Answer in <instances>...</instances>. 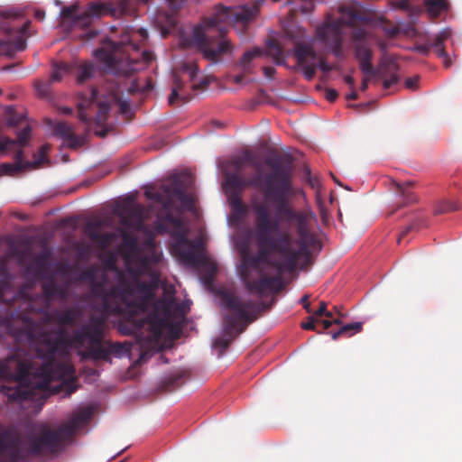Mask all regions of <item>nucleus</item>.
Masks as SVG:
<instances>
[{"label":"nucleus","instance_id":"1","mask_svg":"<svg viewBox=\"0 0 462 462\" xmlns=\"http://www.w3.org/2000/svg\"><path fill=\"white\" fill-rule=\"evenodd\" d=\"M250 209L254 216L251 236L258 247L256 255H245L241 268V280L246 291L259 296L266 291L282 289L280 275L263 274L261 263L270 264V254H278L282 260L273 266L280 272H294L310 263V247L318 241L311 230L310 217L301 210L293 211V217L272 216L264 202L253 199Z\"/></svg>","mask_w":462,"mask_h":462},{"label":"nucleus","instance_id":"2","mask_svg":"<svg viewBox=\"0 0 462 462\" xmlns=\"http://www.w3.org/2000/svg\"><path fill=\"white\" fill-rule=\"evenodd\" d=\"M105 318L91 316L85 325L73 331L71 336L67 330L61 328L57 336L52 334L42 335L43 347H36L35 355L42 360V365L35 370L32 368L29 380L15 387L3 385L0 393L7 397L8 402H21L33 398V390H45L52 381L70 378L74 374V367L69 363L56 360L57 354L64 355L68 347H84L83 358L94 361H111V354H119L123 350L120 343L113 344L109 341L104 343Z\"/></svg>","mask_w":462,"mask_h":462},{"label":"nucleus","instance_id":"3","mask_svg":"<svg viewBox=\"0 0 462 462\" xmlns=\"http://www.w3.org/2000/svg\"><path fill=\"white\" fill-rule=\"evenodd\" d=\"M9 284L5 279L0 280V303L5 305V317L1 323L18 346L6 358L0 359V379L23 384L29 380L33 368L31 348L43 346L42 335L48 334L35 322L31 315L44 312L51 300H67L64 287L50 280L42 285V295L32 299L23 291H19L12 298H6Z\"/></svg>","mask_w":462,"mask_h":462},{"label":"nucleus","instance_id":"4","mask_svg":"<svg viewBox=\"0 0 462 462\" xmlns=\"http://www.w3.org/2000/svg\"><path fill=\"white\" fill-rule=\"evenodd\" d=\"M169 184H162L160 190L147 189L144 195L148 199L160 203L164 210V213H160L157 216L155 229L164 234L169 232L167 225L172 226L174 228L172 236L177 238L176 253L185 264L196 267L204 263V256L199 252V245L186 236L180 217L171 213L174 198L180 200L181 208L185 209L193 208V199L187 193L193 179L190 173L182 172L171 176Z\"/></svg>","mask_w":462,"mask_h":462},{"label":"nucleus","instance_id":"5","mask_svg":"<svg viewBox=\"0 0 462 462\" xmlns=\"http://www.w3.org/2000/svg\"><path fill=\"white\" fill-rule=\"evenodd\" d=\"M270 171L265 174L258 173L245 180L238 172L224 171L226 186L230 194H239L246 187H254L263 191L267 201L276 205V215L293 217L294 209L288 202L293 194V164L291 158L285 155H275L265 160Z\"/></svg>","mask_w":462,"mask_h":462},{"label":"nucleus","instance_id":"6","mask_svg":"<svg viewBox=\"0 0 462 462\" xmlns=\"http://www.w3.org/2000/svg\"><path fill=\"white\" fill-rule=\"evenodd\" d=\"M224 306L231 313L224 318V336L214 341V347L224 351L228 348L234 339L242 334L247 326L258 319L260 314L271 308L262 300H243L238 296L224 292L221 295Z\"/></svg>","mask_w":462,"mask_h":462},{"label":"nucleus","instance_id":"7","mask_svg":"<svg viewBox=\"0 0 462 462\" xmlns=\"http://www.w3.org/2000/svg\"><path fill=\"white\" fill-rule=\"evenodd\" d=\"M138 51V44L132 40L122 39L120 42L109 40L96 50L95 57L111 71L129 76L153 60L152 52L143 51L139 55Z\"/></svg>","mask_w":462,"mask_h":462},{"label":"nucleus","instance_id":"8","mask_svg":"<svg viewBox=\"0 0 462 462\" xmlns=\"http://www.w3.org/2000/svg\"><path fill=\"white\" fill-rule=\"evenodd\" d=\"M81 279L88 281L91 286L92 294L98 300V310L105 314H121L132 307L128 296L133 292L132 285L125 277H121L118 284L106 289L104 284L106 277L97 281L96 270L89 268L82 273Z\"/></svg>","mask_w":462,"mask_h":462},{"label":"nucleus","instance_id":"9","mask_svg":"<svg viewBox=\"0 0 462 462\" xmlns=\"http://www.w3.org/2000/svg\"><path fill=\"white\" fill-rule=\"evenodd\" d=\"M118 236L123 239L122 250L128 272L136 277L150 273L154 265L162 260L153 240L148 239L139 245L137 237L123 228H118Z\"/></svg>","mask_w":462,"mask_h":462},{"label":"nucleus","instance_id":"10","mask_svg":"<svg viewBox=\"0 0 462 462\" xmlns=\"http://www.w3.org/2000/svg\"><path fill=\"white\" fill-rule=\"evenodd\" d=\"M117 101L119 110L122 114H126L129 111V104L125 100L117 99L116 96H111L108 99L99 100L98 91L95 88H91L88 93H80L79 96L78 103V118L81 123L90 125L92 123L93 116L90 113L95 104L97 106L96 114V121L98 125H104L107 119V114L110 110L111 103Z\"/></svg>","mask_w":462,"mask_h":462},{"label":"nucleus","instance_id":"11","mask_svg":"<svg viewBox=\"0 0 462 462\" xmlns=\"http://www.w3.org/2000/svg\"><path fill=\"white\" fill-rule=\"evenodd\" d=\"M284 36L293 44V56L297 66L301 69L307 80H311L318 68V55L311 43L305 42L307 33L303 27L291 24L284 29Z\"/></svg>","mask_w":462,"mask_h":462},{"label":"nucleus","instance_id":"12","mask_svg":"<svg viewBox=\"0 0 462 462\" xmlns=\"http://www.w3.org/2000/svg\"><path fill=\"white\" fill-rule=\"evenodd\" d=\"M354 53L359 62V67L364 74L378 76L383 79V87L384 89L390 88L399 81L398 65L392 60H383L379 68L375 69L372 64L373 52L365 42H358L354 45Z\"/></svg>","mask_w":462,"mask_h":462},{"label":"nucleus","instance_id":"13","mask_svg":"<svg viewBox=\"0 0 462 462\" xmlns=\"http://www.w3.org/2000/svg\"><path fill=\"white\" fill-rule=\"evenodd\" d=\"M69 439V436L61 431V426L54 430H45L39 436L29 439V453L32 455H53L61 448L63 442Z\"/></svg>","mask_w":462,"mask_h":462},{"label":"nucleus","instance_id":"14","mask_svg":"<svg viewBox=\"0 0 462 462\" xmlns=\"http://www.w3.org/2000/svg\"><path fill=\"white\" fill-rule=\"evenodd\" d=\"M116 214L121 218V224L135 231L144 229L145 208L141 204L134 203L131 198L125 199L117 205Z\"/></svg>","mask_w":462,"mask_h":462},{"label":"nucleus","instance_id":"15","mask_svg":"<svg viewBox=\"0 0 462 462\" xmlns=\"http://www.w3.org/2000/svg\"><path fill=\"white\" fill-rule=\"evenodd\" d=\"M77 6H66L62 8L60 14L63 19L71 20L75 28H88L93 23L94 18L99 17L105 12V5L101 3H92L81 14H77Z\"/></svg>","mask_w":462,"mask_h":462},{"label":"nucleus","instance_id":"16","mask_svg":"<svg viewBox=\"0 0 462 462\" xmlns=\"http://www.w3.org/2000/svg\"><path fill=\"white\" fill-rule=\"evenodd\" d=\"M451 30L445 28L439 33L433 36H429L424 43L418 45L416 49L422 55H428L430 51L433 50L436 55L442 59L443 66L448 69L451 67L453 61L451 57L446 51L445 42L451 37Z\"/></svg>","mask_w":462,"mask_h":462},{"label":"nucleus","instance_id":"17","mask_svg":"<svg viewBox=\"0 0 462 462\" xmlns=\"http://www.w3.org/2000/svg\"><path fill=\"white\" fill-rule=\"evenodd\" d=\"M343 23L340 19L326 20L317 27L315 39L328 48L343 41Z\"/></svg>","mask_w":462,"mask_h":462},{"label":"nucleus","instance_id":"18","mask_svg":"<svg viewBox=\"0 0 462 462\" xmlns=\"http://www.w3.org/2000/svg\"><path fill=\"white\" fill-rule=\"evenodd\" d=\"M100 227L99 222H88L84 226V233L88 238L95 243L99 248H107L114 241L118 238V230L116 232H107L101 234L98 231Z\"/></svg>","mask_w":462,"mask_h":462},{"label":"nucleus","instance_id":"19","mask_svg":"<svg viewBox=\"0 0 462 462\" xmlns=\"http://www.w3.org/2000/svg\"><path fill=\"white\" fill-rule=\"evenodd\" d=\"M81 311L74 307L65 308L64 310H54L51 315V320L60 326V329L66 330L65 327H71L77 324L78 320L81 318ZM52 331L54 337L57 336L58 331ZM49 333L48 331H46Z\"/></svg>","mask_w":462,"mask_h":462},{"label":"nucleus","instance_id":"20","mask_svg":"<svg viewBox=\"0 0 462 462\" xmlns=\"http://www.w3.org/2000/svg\"><path fill=\"white\" fill-rule=\"evenodd\" d=\"M92 416V409L84 408L74 414L68 422L60 425L61 431L69 436V438H71L78 429L90 420Z\"/></svg>","mask_w":462,"mask_h":462},{"label":"nucleus","instance_id":"21","mask_svg":"<svg viewBox=\"0 0 462 462\" xmlns=\"http://www.w3.org/2000/svg\"><path fill=\"white\" fill-rule=\"evenodd\" d=\"M128 282L132 285L133 289V292L128 296V299L134 291L138 292L142 296V300L139 304L140 307L143 308L154 299V290L157 286V280H153L151 282L137 281L134 284L130 282Z\"/></svg>","mask_w":462,"mask_h":462},{"label":"nucleus","instance_id":"22","mask_svg":"<svg viewBox=\"0 0 462 462\" xmlns=\"http://www.w3.org/2000/svg\"><path fill=\"white\" fill-rule=\"evenodd\" d=\"M23 151L19 150L15 153L14 163V164L3 163L1 165L2 171L5 174L14 175L25 169L34 168L40 164V162H36V161L35 162H30V161L23 162Z\"/></svg>","mask_w":462,"mask_h":462},{"label":"nucleus","instance_id":"23","mask_svg":"<svg viewBox=\"0 0 462 462\" xmlns=\"http://www.w3.org/2000/svg\"><path fill=\"white\" fill-rule=\"evenodd\" d=\"M53 134L64 139L70 148H77L80 145L79 138L74 133L73 128L65 122L57 123L53 127Z\"/></svg>","mask_w":462,"mask_h":462},{"label":"nucleus","instance_id":"24","mask_svg":"<svg viewBox=\"0 0 462 462\" xmlns=\"http://www.w3.org/2000/svg\"><path fill=\"white\" fill-rule=\"evenodd\" d=\"M70 65H72V74H75L78 84H83L94 74L95 67L91 61L73 62Z\"/></svg>","mask_w":462,"mask_h":462},{"label":"nucleus","instance_id":"25","mask_svg":"<svg viewBox=\"0 0 462 462\" xmlns=\"http://www.w3.org/2000/svg\"><path fill=\"white\" fill-rule=\"evenodd\" d=\"M394 184L396 187V193L402 199L399 208L412 204L417 201L416 196L411 191L412 183L411 181Z\"/></svg>","mask_w":462,"mask_h":462},{"label":"nucleus","instance_id":"26","mask_svg":"<svg viewBox=\"0 0 462 462\" xmlns=\"http://www.w3.org/2000/svg\"><path fill=\"white\" fill-rule=\"evenodd\" d=\"M424 5L431 18H438L449 9V3L447 0H424Z\"/></svg>","mask_w":462,"mask_h":462},{"label":"nucleus","instance_id":"27","mask_svg":"<svg viewBox=\"0 0 462 462\" xmlns=\"http://www.w3.org/2000/svg\"><path fill=\"white\" fill-rule=\"evenodd\" d=\"M266 53L271 57L274 63L277 65H283L285 63V55L283 48L277 40L272 39L268 42Z\"/></svg>","mask_w":462,"mask_h":462},{"label":"nucleus","instance_id":"28","mask_svg":"<svg viewBox=\"0 0 462 462\" xmlns=\"http://www.w3.org/2000/svg\"><path fill=\"white\" fill-rule=\"evenodd\" d=\"M229 204L232 209L233 217L235 219L240 220L246 215L247 207L243 202L239 194H230Z\"/></svg>","mask_w":462,"mask_h":462},{"label":"nucleus","instance_id":"29","mask_svg":"<svg viewBox=\"0 0 462 462\" xmlns=\"http://www.w3.org/2000/svg\"><path fill=\"white\" fill-rule=\"evenodd\" d=\"M72 74V65L67 62H54L50 79L53 83L60 82L64 76Z\"/></svg>","mask_w":462,"mask_h":462},{"label":"nucleus","instance_id":"30","mask_svg":"<svg viewBox=\"0 0 462 462\" xmlns=\"http://www.w3.org/2000/svg\"><path fill=\"white\" fill-rule=\"evenodd\" d=\"M185 373L183 371L169 375L162 380L160 388L164 392H172L183 383L182 379Z\"/></svg>","mask_w":462,"mask_h":462},{"label":"nucleus","instance_id":"31","mask_svg":"<svg viewBox=\"0 0 462 462\" xmlns=\"http://www.w3.org/2000/svg\"><path fill=\"white\" fill-rule=\"evenodd\" d=\"M424 226H426L425 216L420 211L416 212L411 219V223L402 231L400 236L397 239V243L401 244L404 236H406L410 232L413 230H418L419 228Z\"/></svg>","mask_w":462,"mask_h":462},{"label":"nucleus","instance_id":"32","mask_svg":"<svg viewBox=\"0 0 462 462\" xmlns=\"http://www.w3.org/2000/svg\"><path fill=\"white\" fill-rule=\"evenodd\" d=\"M149 330L156 337L162 336L164 328L168 327V321L157 314H152L148 318Z\"/></svg>","mask_w":462,"mask_h":462},{"label":"nucleus","instance_id":"33","mask_svg":"<svg viewBox=\"0 0 462 462\" xmlns=\"http://www.w3.org/2000/svg\"><path fill=\"white\" fill-rule=\"evenodd\" d=\"M262 54V51L258 48H255V49H253V50H250V51H246L243 56L241 57L240 60L238 61L237 65L242 69V70L245 73V74H249L251 73L252 71V69H251V66H250V63L251 61L260 56Z\"/></svg>","mask_w":462,"mask_h":462},{"label":"nucleus","instance_id":"34","mask_svg":"<svg viewBox=\"0 0 462 462\" xmlns=\"http://www.w3.org/2000/svg\"><path fill=\"white\" fill-rule=\"evenodd\" d=\"M362 328V322L346 324L342 326L337 332H332L331 337L334 340L337 339L340 336L350 337L352 335L361 332Z\"/></svg>","mask_w":462,"mask_h":462},{"label":"nucleus","instance_id":"35","mask_svg":"<svg viewBox=\"0 0 462 462\" xmlns=\"http://www.w3.org/2000/svg\"><path fill=\"white\" fill-rule=\"evenodd\" d=\"M184 86L183 81L178 76H174L173 79V88L171 90V94L168 98L169 105H174L177 100H181L184 103L189 101V97L180 94V91L182 89Z\"/></svg>","mask_w":462,"mask_h":462},{"label":"nucleus","instance_id":"36","mask_svg":"<svg viewBox=\"0 0 462 462\" xmlns=\"http://www.w3.org/2000/svg\"><path fill=\"white\" fill-rule=\"evenodd\" d=\"M147 3L148 0H120L117 3V11L122 15H134L138 3Z\"/></svg>","mask_w":462,"mask_h":462},{"label":"nucleus","instance_id":"37","mask_svg":"<svg viewBox=\"0 0 462 462\" xmlns=\"http://www.w3.org/2000/svg\"><path fill=\"white\" fill-rule=\"evenodd\" d=\"M5 119L7 125L15 126L23 120V116L17 114L12 106L5 107Z\"/></svg>","mask_w":462,"mask_h":462},{"label":"nucleus","instance_id":"38","mask_svg":"<svg viewBox=\"0 0 462 462\" xmlns=\"http://www.w3.org/2000/svg\"><path fill=\"white\" fill-rule=\"evenodd\" d=\"M166 315H169L172 310H175V311H180V312H185L182 306H180L176 299L172 296H170L168 298H165L162 302H161Z\"/></svg>","mask_w":462,"mask_h":462},{"label":"nucleus","instance_id":"39","mask_svg":"<svg viewBox=\"0 0 462 462\" xmlns=\"http://www.w3.org/2000/svg\"><path fill=\"white\" fill-rule=\"evenodd\" d=\"M459 208L457 202L451 200H442L435 208V214H444L456 211Z\"/></svg>","mask_w":462,"mask_h":462},{"label":"nucleus","instance_id":"40","mask_svg":"<svg viewBox=\"0 0 462 462\" xmlns=\"http://www.w3.org/2000/svg\"><path fill=\"white\" fill-rule=\"evenodd\" d=\"M245 162H243L241 156L235 157L229 161H227L224 164V171H229V170H233L234 172L241 173L245 167Z\"/></svg>","mask_w":462,"mask_h":462},{"label":"nucleus","instance_id":"41","mask_svg":"<svg viewBox=\"0 0 462 462\" xmlns=\"http://www.w3.org/2000/svg\"><path fill=\"white\" fill-rule=\"evenodd\" d=\"M143 324H144V320H138V321L134 320L130 325L120 323L119 330L122 333L127 334V335L134 334V333H136L138 330H140L142 328Z\"/></svg>","mask_w":462,"mask_h":462},{"label":"nucleus","instance_id":"42","mask_svg":"<svg viewBox=\"0 0 462 462\" xmlns=\"http://www.w3.org/2000/svg\"><path fill=\"white\" fill-rule=\"evenodd\" d=\"M180 71L189 74V80L194 82L199 72V68L196 62H187L180 66Z\"/></svg>","mask_w":462,"mask_h":462},{"label":"nucleus","instance_id":"43","mask_svg":"<svg viewBox=\"0 0 462 462\" xmlns=\"http://www.w3.org/2000/svg\"><path fill=\"white\" fill-rule=\"evenodd\" d=\"M51 84L53 82L50 79L48 80H37L34 83V87L41 97H46L51 93Z\"/></svg>","mask_w":462,"mask_h":462},{"label":"nucleus","instance_id":"44","mask_svg":"<svg viewBox=\"0 0 462 462\" xmlns=\"http://www.w3.org/2000/svg\"><path fill=\"white\" fill-rule=\"evenodd\" d=\"M241 158L245 164H250L254 169H255L257 171H260V164L256 161V154L249 150H245L242 155Z\"/></svg>","mask_w":462,"mask_h":462},{"label":"nucleus","instance_id":"45","mask_svg":"<svg viewBox=\"0 0 462 462\" xmlns=\"http://www.w3.org/2000/svg\"><path fill=\"white\" fill-rule=\"evenodd\" d=\"M31 131L32 129L29 125L25 126L18 133L16 140H11V144L25 145L30 138Z\"/></svg>","mask_w":462,"mask_h":462},{"label":"nucleus","instance_id":"46","mask_svg":"<svg viewBox=\"0 0 462 462\" xmlns=\"http://www.w3.org/2000/svg\"><path fill=\"white\" fill-rule=\"evenodd\" d=\"M128 301L132 305V307H130L129 309H126L121 314H114V315L115 316H129V319H127V322L125 324L130 325L131 324V323H129L130 319H134V310L136 309L137 305L135 303H134L133 301H131L129 299H128ZM111 314H105V313L101 312V315H99L98 317H104L105 319H106Z\"/></svg>","mask_w":462,"mask_h":462},{"label":"nucleus","instance_id":"47","mask_svg":"<svg viewBox=\"0 0 462 462\" xmlns=\"http://www.w3.org/2000/svg\"><path fill=\"white\" fill-rule=\"evenodd\" d=\"M328 51H330L334 56L342 60L345 58L344 51H343V41L327 48Z\"/></svg>","mask_w":462,"mask_h":462},{"label":"nucleus","instance_id":"48","mask_svg":"<svg viewBox=\"0 0 462 462\" xmlns=\"http://www.w3.org/2000/svg\"><path fill=\"white\" fill-rule=\"evenodd\" d=\"M212 78L209 76L204 77L199 83H193L192 89H204L206 88L211 82Z\"/></svg>","mask_w":462,"mask_h":462},{"label":"nucleus","instance_id":"49","mask_svg":"<svg viewBox=\"0 0 462 462\" xmlns=\"http://www.w3.org/2000/svg\"><path fill=\"white\" fill-rule=\"evenodd\" d=\"M318 319L314 316H310L308 318L307 322H303L301 324V328L306 330H316L315 323L318 322Z\"/></svg>","mask_w":462,"mask_h":462},{"label":"nucleus","instance_id":"50","mask_svg":"<svg viewBox=\"0 0 462 462\" xmlns=\"http://www.w3.org/2000/svg\"><path fill=\"white\" fill-rule=\"evenodd\" d=\"M317 65L324 73H329L332 71V65L328 64L324 58H320L319 61L317 60Z\"/></svg>","mask_w":462,"mask_h":462},{"label":"nucleus","instance_id":"51","mask_svg":"<svg viewBox=\"0 0 462 462\" xmlns=\"http://www.w3.org/2000/svg\"><path fill=\"white\" fill-rule=\"evenodd\" d=\"M419 79H420L419 76L406 79L405 87L409 89H412V90L416 89L418 87Z\"/></svg>","mask_w":462,"mask_h":462},{"label":"nucleus","instance_id":"52","mask_svg":"<svg viewBox=\"0 0 462 462\" xmlns=\"http://www.w3.org/2000/svg\"><path fill=\"white\" fill-rule=\"evenodd\" d=\"M327 303L325 301H320L319 309L313 312V316L316 318L322 317L324 314H327Z\"/></svg>","mask_w":462,"mask_h":462},{"label":"nucleus","instance_id":"53","mask_svg":"<svg viewBox=\"0 0 462 462\" xmlns=\"http://www.w3.org/2000/svg\"><path fill=\"white\" fill-rule=\"evenodd\" d=\"M337 96H338V93L336 89H333V88L326 89L325 97H326L327 100H328L329 102H334L337 99Z\"/></svg>","mask_w":462,"mask_h":462},{"label":"nucleus","instance_id":"54","mask_svg":"<svg viewBox=\"0 0 462 462\" xmlns=\"http://www.w3.org/2000/svg\"><path fill=\"white\" fill-rule=\"evenodd\" d=\"M300 302L302 303L304 310H305L308 313H312V310H311V308H310V301H309V295H308V294H305V295L300 299Z\"/></svg>","mask_w":462,"mask_h":462},{"label":"nucleus","instance_id":"55","mask_svg":"<svg viewBox=\"0 0 462 462\" xmlns=\"http://www.w3.org/2000/svg\"><path fill=\"white\" fill-rule=\"evenodd\" d=\"M169 5L174 9L177 10L181 7V5L184 4L186 0H165Z\"/></svg>","mask_w":462,"mask_h":462},{"label":"nucleus","instance_id":"56","mask_svg":"<svg viewBox=\"0 0 462 462\" xmlns=\"http://www.w3.org/2000/svg\"><path fill=\"white\" fill-rule=\"evenodd\" d=\"M371 77H374V76L373 75H369V74H365V77L363 78V80H362V83H361V87H360V90L361 91L365 92V91L367 90L368 84H369Z\"/></svg>","mask_w":462,"mask_h":462},{"label":"nucleus","instance_id":"57","mask_svg":"<svg viewBox=\"0 0 462 462\" xmlns=\"http://www.w3.org/2000/svg\"><path fill=\"white\" fill-rule=\"evenodd\" d=\"M8 145H11V139L6 137H0V152H3Z\"/></svg>","mask_w":462,"mask_h":462},{"label":"nucleus","instance_id":"58","mask_svg":"<svg viewBox=\"0 0 462 462\" xmlns=\"http://www.w3.org/2000/svg\"><path fill=\"white\" fill-rule=\"evenodd\" d=\"M276 69L273 67H263V73L266 78L272 79L273 75L275 74Z\"/></svg>","mask_w":462,"mask_h":462},{"label":"nucleus","instance_id":"59","mask_svg":"<svg viewBox=\"0 0 462 462\" xmlns=\"http://www.w3.org/2000/svg\"><path fill=\"white\" fill-rule=\"evenodd\" d=\"M7 274V267H6V263H5V260L3 259L1 262H0V275L5 277L6 276Z\"/></svg>","mask_w":462,"mask_h":462},{"label":"nucleus","instance_id":"60","mask_svg":"<svg viewBox=\"0 0 462 462\" xmlns=\"http://www.w3.org/2000/svg\"><path fill=\"white\" fill-rule=\"evenodd\" d=\"M347 100H356L358 98V94L355 88H351V92L346 96Z\"/></svg>","mask_w":462,"mask_h":462},{"label":"nucleus","instance_id":"61","mask_svg":"<svg viewBox=\"0 0 462 462\" xmlns=\"http://www.w3.org/2000/svg\"><path fill=\"white\" fill-rule=\"evenodd\" d=\"M344 80L350 87V88H355V79L352 76H345Z\"/></svg>","mask_w":462,"mask_h":462},{"label":"nucleus","instance_id":"62","mask_svg":"<svg viewBox=\"0 0 462 462\" xmlns=\"http://www.w3.org/2000/svg\"><path fill=\"white\" fill-rule=\"evenodd\" d=\"M246 74L243 71V73L234 76L233 81L236 84H241L244 80V78Z\"/></svg>","mask_w":462,"mask_h":462},{"label":"nucleus","instance_id":"63","mask_svg":"<svg viewBox=\"0 0 462 462\" xmlns=\"http://www.w3.org/2000/svg\"><path fill=\"white\" fill-rule=\"evenodd\" d=\"M97 34V32L95 31V30H89L88 32H87V33L83 36V38H87V39H93L94 37H96V35Z\"/></svg>","mask_w":462,"mask_h":462},{"label":"nucleus","instance_id":"64","mask_svg":"<svg viewBox=\"0 0 462 462\" xmlns=\"http://www.w3.org/2000/svg\"><path fill=\"white\" fill-rule=\"evenodd\" d=\"M35 18L38 19V20H43L44 19V16H45V13L42 10H36L35 11Z\"/></svg>","mask_w":462,"mask_h":462}]
</instances>
